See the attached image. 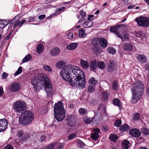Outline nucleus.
I'll return each instance as SVG.
<instances>
[{"label":"nucleus","instance_id":"obj_1","mask_svg":"<svg viewBox=\"0 0 149 149\" xmlns=\"http://www.w3.org/2000/svg\"><path fill=\"white\" fill-rule=\"evenodd\" d=\"M60 74L65 80L69 82L73 86L79 88L85 87V79L83 72L78 67L73 66L64 67L60 72Z\"/></svg>","mask_w":149,"mask_h":149},{"label":"nucleus","instance_id":"obj_2","mask_svg":"<svg viewBox=\"0 0 149 149\" xmlns=\"http://www.w3.org/2000/svg\"><path fill=\"white\" fill-rule=\"evenodd\" d=\"M33 116L34 114L31 111H25L19 116V121L22 125H27L33 120Z\"/></svg>","mask_w":149,"mask_h":149},{"label":"nucleus","instance_id":"obj_3","mask_svg":"<svg viewBox=\"0 0 149 149\" xmlns=\"http://www.w3.org/2000/svg\"><path fill=\"white\" fill-rule=\"evenodd\" d=\"M134 88L132 91L133 93H136L139 95H142L144 89V86L141 81H137L135 84L132 85Z\"/></svg>","mask_w":149,"mask_h":149},{"label":"nucleus","instance_id":"obj_4","mask_svg":"<svg viewBox=\"0 0 149 149\" xmlns=\"http://www.w3.org/2000/svg\"><path fill=\"white\" fill-rule=\"evenodd\" d=\"M16 136L18 137H22L20 139H16L15 141L17 143H23L26 141L28 140L29 138V134L28 133H25L22 130H20L17 131L16 132Z\"/></svg>","mask_w":149,"mask_h":149},{"label":"nucleus","instance_id":"obj_5","mask_svg":"<svg viewBox=\"0 0 149 149\" xmlns=\"http://www.w3.org/2000/svg\"><path fill=\"white\" fill-rule=\"evenodd\" d=\"M135 21L138 25L141 26L146 27L149 25V18L144 17H141L135 19Z\"/></svg>","mask_w":149,"mask_h":149},{"label":"nucleus","instance_id":"obj_6","mask_svg":"<svg viewBox=\"0 0 149 149\" xmlns=\"http://www.w3.org/2000/svg\"><path fill=\"white\" fill-rule=\"evenodd\" d=\"M26 107V104L22 102H16L14 104L13 109L16 111L20 112L24 110Z\"/></svg>","mask_w":149,"mask_h":149},{"label":"nucleus","instance_id":"obj_7","mask_svg":"<svg viewBox=\"0 0 149 149\" xmlns=\"http://www.w3.org/2000/svg\"><path fill=\"white\" fill-rule=\"evenodd\" d=\"M45 88V90L47 94V95L50 97L52 96L53 95L52 88L51 83L50 82L45 81L44 83Z\"/></svg>","mask_w":149,"mask_h":149},{"label":"nucleus","instance_id":"obj_8","mask_svg":"<svg viewBox=\"0 0 149 149\" xmlns=\"http://www.w3.org/2000/svg\"><path fill=\"white\" fill-rule=\"evenodd\" d=\"M65 111L62 103L59 102L55 104L54 106V113H60L62 111Z\"/></svg>","mask_w":149,"mask_h":149},{"label":"nucleus","instance_id":"obj_9","mask_svg":"<svg viewBox=\"0 0 149 149\" xmlns=\"http://www.w3.org/2000/svg\"><path fill=\"white\" fill-rule=\"evenodd\" d=\"M20 88V85L18 83L15 82L12 83L9 87L10 91L12 92L18 91Z\"/></svg>","mask_w":149,"mask_h":149},{"label":"nucleus","instance_id":"obj_10","mask_svg":"<svg viewBox=\"0 0 149 149\" xmlns=\"http://www.w3.org/2000/svg\"><path fill=\"white\" fill-rule=\"evenodd\" d=\"M8 123L6 119L0 120V132L5 130L7 127Z\"/></svg>","mask_w":149,"mask_h":149},{"label":"nucleus","instance_id":"obj_11","mask_svg":"<svg viewBox=\"0 0 149 149\" xmlns=\"http://www.w3.org/2000/svg\"><path fill=\"white\" fill-rule=\"evenodd\" d=\"M123 26H124V24H119L112 26L110 28V31L111 32L114 33L118 36V35L120 34L118 29Z\"/></svg>","mask_w":149,"mask_h":149},{"label":"nucleus","instance_id":"obj_12","mask_svg":"<svg viewBox=\"0 0 149 149\" xmlns=\"http://www.w3.org/2000/svg\"><path fill=\"white\" fill-rule=\"evenodd\" d=\"M54 117L58 121H61L65 117V111L54 114Z\"/></svg>","mask_w":149,"mask_h":149},{"label":"nucleus","instance_id":"obj_13","mask_svg":"<svg viewBox=\"0 0 149 149\" xmlns=\"http://www.w3.org/2000/svg\"><path fill=\"white\" fill-rule=\"evenodd\" d=\"M129 133L132 136L136 137L139 136L141 135V132L140 130L136 128L131 130Z\"/></svg>","mask_w":149,"mask_h":149},{"label":"nucleus","instance_id":"obj_14","mask_svg":"<svg viewBox=\"0 0 149 149\" xmlns=\"http://www.w3.org/2000/svg\"><path fill=\"white\" fill-rule=\"evenodd\" d=\"M123 50L126 52H130L133 50V47L132 44L130 43H124L122 46Z\"/></svg>","mask_w":149,"mask_h":149},{"label":"nucleus","instance_id":"obj_15","mask_svg":"<svg viewBox=\"0 0 149 149\" xmlns=\"http://www.w3.org/2000/svg\"><path fill=\"white\" fill-rule=\"evenodd\" d=\"M116 66V63L113 61H110L108 64L107 70L109 72H112L114 71Z\"/></svg>","mask_w":149,"mask_h":149},{"label":"nucleus","instance_id":"obj_16","mask_svg":"<svg viewBox=\"0 0 149 149\" xmlns=\"http://www.w3.org/2000/svg\"><path fill=\"white\" fill-rule=\"evenodd\" d=\"M40 81V79H38L36 77H34L33 79L31 80V83L35 89L38 90L39 89V86H37V85L38 83Z\"/></svg>","mask_w":149,"mask_h":149},{"label":"nucleus","instance_id":"obj_17","mask_svg":"<svg viewBox=\"0 0 149 149\" xmlns=\"http://www.w3.org/2000/svg\"><path fill=\"white\" fill-rule=\"evenodd\" d=\"M132 95L131 102L132 103H136L141 97V95H139V94L136 93Z\"/></svg>","mask_w":149,"mask_h":149},{"label":"nucleus","instance_id":"obj_18","mask_svg":"<svg viewBox=\"0 0 149 149\" xmlns=\"http://www.w3.org/2000/svg\"><path fill=\"white\" fill-rule=\"evenodd\" d=\"M67 120L68 121V124L69 125H71L74 121L76 116L73 115H69L68 116Z\"/></svg>","mask_w":149,"mask_h":149},{"label":"nucleus","instance_id":"obj_19","mask_svg":"<svg viewBox=\"0 0 149 149\" xmlns=\"http://www.w3.org/2000/svg\"><path fill=\"white\" fill-rule=\"evenodd\" d=\"M80 62L81 65L83 68L87 69L89 68V63L87 61L81 59Z\"/></svg>","mask_w":149,"mask_h":149},{"label":"nucleus","instance_id":"obj_20","mask_svg":"<svg viewBox=\"0 0 149 149\" xmlns=\"http://www.w3.org/2000/svg\"><path fill=\"white\" fill-rule=\"evenodd\" d=\"M137 58L139 61L143 63H145L147 60L146 57L143 54L138 55Z\"/></svg>","mask_w":149,"mask_h":149},{"label":"nucleus","instance_id":"obj_21","mask_svg":"<svg viewBox=\"0 0 149 149\" xmlns=\"http://www.w3.org/2000/svg\"><path fill=\"white\" fill-rule=\"evenodd\" d=\"M60 52V49L57 47L53 48L50 51V54L52 56H54L58 54Z\"/></svg>","mask_w":149,"mask_h":149},{"label":"nucleus","instance_id":"obj_22","mask_svg":"<svg viewBox=\"0 0 149 149\" xmlns=\"http://www.w3.org/2000/svg\"><path fill=\"white\" fill-rule=\"evenodd\" d=\"M97 65L96 60H93L90 62V67L92 70H94L97 68Z\"/></svg>","mask_w":149,"mask_h":149},{"label":"nucleus","instance_id":"obj_23","mask_svg":"<svg viewBox=\"0 0 149 149\" xmlns=\"http://www.w3.org/2000/svg\"><path fill=\"white\" fill-rule=\"evenodd\" d=\"M66 65V63L63 61H60L58 62L56 64V67L59 69H61Z\"/></svg>","mask_w":149,"mask_h":149},{"label":"nucleus","instance_id":"obj_24","mask_svg":"<svg viewBox=\"0 0 149 149\" xmlns=\"http://www.w3.org/2000/svg\"><path fill=\"white\" fill-rule=\"evenodd\" d=\"M100 45L103 47H105L107 45V42L106 40L103 38H101L99 40Z\"/></svg>","mask_w":149,"mask_h":149},{"label":"nucleus","instance_id":"obj_25","mask_svg":"<svg viewBox=\"0 0 149 149\" xmlns=\"http://www.w3.org/2000/svg\"><path fill=\"white\" fill-rule=\"evenodd\" d=\"M130 129V126L127 124H125L121 125L119 128L120 131L123 132H127Z\"/></svg>","mask_w":149,"mask_h":149},{"label":"nucleus","instance_id":"obj_26","mask_svg":"<svg viewBox=\"0 0 149 149\" xmlns=\"http://www.w3.org/2000/svg\"><path fill=\"white\" fill-rule=\"evenodd\" d=\"M10 21L7 22L6 20L2 19L0 20V29H3L9 24Z\"/></svg>","mask_w":149,"mask_h":149},{"label":"nucleus","instance_id":"obj_27","mask_svg":"<svg viewBox=\"0 0 149 149\" xmlns=\"http://www.w3.org/2000/svg\"><path fill=\"white\" fill-rule=\"evenodd\" d=\"M78 44L77 43H72L68 45L67 46V49L70 50H72L75 49L77 46Z\"/></svg>","mask_w":149,"mask_h":149},{"label":"nucleus","instance_id":"obj_28","mask_svg":"<svg viewBox=\"0 0 149 149\" xmlns=\"http://www.w3.org/2000/svg\"><path fill=\"white\" fill-rule=\"evenodd\" d=\"M129 142L127 140H124L122 143L123 149H128L129 146Z\"/></svg>","mask_w":149,"mask_h":149},{"label":"nucleus","instance_id":"obj_29","mask_svg":"<svg viewBox=\"0 0 149 149\" xmlns=\"http://www.w3.org/2000/svg\"><path fill=\"white\" fill-rule=\"evenodd\" d=\"M96 40H93L92 42L93 45L92 49L93 50L95 51H98L99 50V47L98 45V43L97 42Z\"/></svg>","mask_w":149,"mask_h":149},{"label":"nucleus","instance_id":"obj_30","mask_svg":"<svg viewBox=\"0 0 149 149\" xmlns=\"http://www.w3.org/2000/svg\"><path fill=\"white\" fill-rule=\"evenodd\" d=\"M93 120V119L92 118L85 116L83 118V123L85 124H87L91 122Z\"/></svg>","mask_w":149,"mask_h":149},{"label":"nucleus","instance_id":"obj_31","mask_svg":"<svg viewBox=\"0 0 149 149\" xmlns=\"http://www.w3.org/2000/svg\"><path fill=\"white\" fill-rule=\"evenodd\" d=\"M88 82L90 85L92 86H94L97 84L98 81H97L93 77L89 79L88 80Z\"/></svg>","mask_w":149,"mask_h":149},{"label":"nucleus","instance_id":"obj_32","mask_svg":"<svg viewBox=\"0 0 149 149\" xmlns=\"http://www.w3.org/2000/svg\"><path fill=\"white\" fill-rule=\"evenodd\" d=\"M78 112L81 115L84 116L87 113L88 111L85 108H81L79 110Z\"/></svg>","mask_w":149,"mask_h":149},{"label":"nucleus","instance_id":"obj_33","mask_svg":"<svg viewBox=\"0 0 149 149\" xmlns=\"http://www.w3.org/2000/svg\"><path fill=\"white\" fill-rule=\"evenodd\" d=\"M85 30L83 29H81L79 31V36L81 38L84 37L86 35L85 33Z\"/></svg>","mask_w":149,"mask_h":149},{"label":"nucleus","instance_id":"obj_34","mask_svg":"<svg viewBox=\"0 0 149 149\" xmlns=\"http://www.w3.org/2000/svg\"><path fill=\"white\" fill-rule=\"evenodd\" d=\"M43 45L41 44H39L37 47V51L38 53L40 54L42 52L43 50Z\"/></svg>","mask_w":149,"mask_h":149},{"label":"nucleus","instance_id":"obj_35","mask_svg":"<svg viewBox=\"0 0 149 149\" xmlns=\"http://www.w3.org/2000/svg\"><path fill=\"white\" fill-rule=\"evenodd\" d=\"M118 37L120 38L123 41L127 40L129 39V35L127 33H125L124 34L123 36L119 34Z\"/></svg>","mask_w":149,"mask_h":149},{"label":"nucleus","instance_id":"obj_36","mask_svg":"<svg viewBox=\"0 0 149 149\" xmlns=\"http://www.w3.org/2000/svg\"><path fill=\"white\" fill-rule=\"evenodd\" d=\"M141 130L143 134L145 135L149 134V130L147 128L145 127H143L141 128Z\"/></svg>","mask_w":149,"mask_h":149},{"label":"nucleus","instance_id":"obj_37","mask_svg":"<svg viewBox=\"0 0 149 149\" xmlns=\"http://www.w3.org/2000/svg\"><path fill=\"white\" fill-rule=\"evenodd\" d=\"M110 139L113 141L116 142L118 139V136L115 134H111L110 135Z\"/></svg>","mask_w":149,"mask_h":149},{"label":"nucleus","instance_id":"obj_38","mask_svg":"<svg viewBox=\"0 0 149 149\" xmlns=\"http://www.w3.org/2000/svg\"><path fill=\"white\" fill-rule=\"evenodd\" d=\"M113 104L117 106H120L121 103L119 100L118 98H114L113 100Z\"/></svg>","mask_w":149,"mask_h":149},{"label":"nucleus","instance_id":"obj_39","mask_svg":"<svg viewBox=\"0 0 149 149\" xmlns=\"http://www.w3.org/2000/svg\"><path fill=\"white\" fill-rule=\"evenodd\" d=\"M97 65L98 67L102 69H104L106 66L105 63L101 61L98 62Z\"/></svg>","mask_w":149,"mask_h":149},{"label":"nucleus","instance_id":"obj_40","mask_svg":"<svg viewBox=\"0 0 149 149\" xmlns=\"http://www.w3.org/2000/svg\"><path fill=\"white\" fill-rule=\"evenodd\" d=\"M31 58V56L30 54H28L23 59L22 62L23 63H25L29 61Z\"/></svg>","mask_w":149,"mask_h":149},{"label":"nucleus","instance_id":"obj_41","mask_svg":"<svg viewBox=\"0 0 149 149\" xmlns=\"http://www.w3.org/2000/svg\"><path fill=\"white\" fill-rule=\"evenodd\" d=\"M43 69L51 73L52 72V68L49 65H44L43 67Z\"/></svg>","mask_w":149,"mask_h":149},{"label":"nucleus","instance_id":"obj_42","mask_svg":"<svg viewBox=\"0 0 149 149\" xmlns=\"http://www.w3.org/2000/svg\"><path fill=\"white\" fill-rule=\"evenodd\" d=\"M56 145V143L48 145L45 148V149H53Z\"/></svg>","mask_w":149,"mask_h":149},{"label":"nucleus","instance_id":"obj_43","mask_svg":"<svg viewBox=\"0 0 149 149\" xmlns=\"http://www.w3.org/2000/svg\"><path fill=\"white\" fill-rule=\"evenodd\" d=\"M108 52L110 54H113L116 52V50L113 47H110L108 49Z\"/></svg>","mask_w":149,"mask_h":149},{"label":"nucleus","instance_id":"obj_44","mask_svg":"<svg viewBox=\"0 0 149 149\" xmlns=\"http://www.w3.org/2000/svg\"><path fill=\"white\" fill-rule=\"evenodd\" d=\"M99 135L98 134L93 133L91 135V137L92 139L97 140L99 137Z\"/></svg>","mask_w":149,"mask_h":149},{"label":"nucleus","instance_id":"obj_45","mask_svg":"<svg viewBox=\"0 0 149 149\" xmlns=\"http://www.w3.org/2000/svg\"><path fill=\"white\" fill-rule=\"evenodd\" d=\"M77 134L75 133H73L70 135L68 137V139L69 140H72L75 138H76L77 137Z\"/></svg>","mask_w":149,"mask_h":149},{"label":"nucleus","instance_id":"obj_46","mask_svg":"<svg viewBox=\"0 0 149 149\" xmlns=\"http://www.w3.org/2000/svg\"><path fill=\"white\" fill-rule=\"evenodd\" d=\"M140 118V115L139 113H136L134 115L133 119L135 120H139Z\"/></svg>","mask_w":149,"mask_h":149},{"label":"nucleus","instance_id":"obj_47","mask_svg":"<svg viewBox=\"0 0 149 149\" xmlns=\"http://www.w3.org/2000/svg\"><path fill=\"white\" fill-rule=\"evenodd\" d=\"M22 70L21 67H19L17 71L14 74V76H16L20 74L22 72Z\"/></svg>","mask_w":149,"mask_h":149},{"label":"nucleus","instance_id":"obj_48","mask_svg":"<svg viewBox=\"0 0 149 149\" xmlns=\"http://www.w3.org/2000/svg\"><path fill=\"white\" fill-rule=\"evenodd\" d=\"M95 90V88L94 86H90L88 88V91L91 93L93 92Z\"/></svg>","mask_w":149,"mask_h":149},{"label":"nucleus","instance_id":"obj_49","mask_svg":"<svg viewBox=\"0 0 149 149\" xmlns=\"http://www.w3.org/2000/svg\"><path fill=\"white\" fill-rule=\"evenodd\" d=\"M122 123V121L120 120H118L115 122L114 125L117 127H119Z\"/></svg>","mask_w":149,"mask_h":149},{"label":"nucleus","instance_id":"obj_50","mask_svg":"<svg viewBox=\"0 0 149 149\" xmlns=\"http://www.w3.org/2000/svg\"><path fill=\"white\" fill-rule=\"evenodd\" d=\"M78 145L79 147L82 148L84 147L85 144L82 141H80L78 142Z\"/></svg>","mask_w":149,"mask_h":149},{"label":"nucleus","instance_id":"obj_51","mask_svg":"<svg viewBox=\"0 0 149 149\" xmlns=\"http://www.w3.org/2000/svg\"><path fill=\"white\" fill-rule=\"evenodd\" d=\"M92 19H91V20H89L88 21H87L86 22H84V25L85 26H88L89 24H91V26H89L88 27H89L90 26H92L93 24V23L91 21V20Z\"/></svg>","mask_w":149,"mask_h":149},{"label":"nucleus","instance_id":"obj_52","mask_svg":"<svg viewBox=\"0 0 149 149\" xmlns=\"http://www.w3.org/2000/svg\"><path fill=\"white\" fill-rule=\"evenodd\" d=\"M102 97L104 100H107L108 98V95L106 92H104L102 94Z\"/></svg>","mask_w":149,"mask_h":149},{"label":"nucleus","instance_id":"obj_53","mask_svg":"<svg viewBox=\"0 0 149 149\" xmlns=\"http://www.w3.org/2000/svg\"><path fill=\"white\" fill-rule=\"evenodd\" d=\"M117 82L116 81H114L113 84V88L114 90H116L117 89Z\"/></svg>","mask_w":149,"mask_h":149},{"label":"nucleus","instance_id":"obj_54","mask_svg":"<svg viewBox=\"0 0 149 149\" xmlns=\"http://www.w3.org/2000/svg\"><path fill=\"white\" fill-rule=\"evenodd\" d=\"M134 34L135 35V36H136L139 37L140 38H141L142 36V33H141V32L135 31L134 32Z\"/></svg>","mask_w":149,"mask_h":149},{"label":"nucleus","instance_id":"obj_55","mask_svg":"<svg viewBox=\"0 0 149 149\" xmlns=\"http://www.w3.org/2000/svg\"><path fill=\"white\" fill-rule=\"evenodd\" d=\"M20 21L19 20H18L17 21L16 23L13 26V28L14 29H15L16 27L17 26L20 27H21V26L20 24Z\"/></svg>","mask_w":149,"mask_h":149},{"label":"nucleus","instance_id":"obj_56","mask_svg":"<svg viewBox=\"0 0 149 149\" xmlns=\"http://www.w3.org/2000/svg\"><path fill=\"white\" fill-rule=\"evenodd\" d=\"M67 38L69 39H71L73 38V34L71 32H69L67 35Z\"/></svg>","mask_w":149,"mask_h":149},{"label":"nucleus","instance_id":"obj_57","mask_svg":"<svg viewBox=\"0 0 149 149\" xmlns=\"http://www.w3.org/2000/svg\"><path fill=\"white\" fill-rule=\"evenodd\" d=\"M80 14L81 16V17L83 18L85 17L86 15V13L83 11L81 10L80 12Z\"/></svg>","mask_w":149,"mask_h":149},{"label":"nucleus","instance_id":"obj_58","mask_svg":"<svg viewBox=\"0 0 149 149\" xmlns=\"http://www.w3.org/2000/svg\"><path fill=\"white\" fill-rule=\"evenodd\" d=\"M1 76L3 78L6 79L7 78L8 74L7 73L4 72L3 73Z\"/></svg>","mask_w":149,"mask_h":149},{"label":"nucleus","instance_id":"obj_59","mask_svg":"<svg viewBox=\"0 0 149 149\" xmlns=\"http://www.w3.org/2000/svg\"><path fill=\"white\" fill-rule=\"evenodd\" d=\"M46 139V137L45 135H42L40 137V139L39 140V141H44Z\"/></svg>","mask_w":149,"mask_h":149},{"label":"nucleus","instance_id":"obj_60","mask_svg":"<svg viewBox=\"0 0 149 149\" xmlns=\"http://www.w3.org/2000/svg\"><path fill=\"white\" fill-rule=\"evenodd\" d=\"M5 149H13V146L10 145H8L4 147Z\"/></svg>","mask_w":149,"mask_h":149},{"label":"nucleus","instance_id":"obj_61","mask_svg":"<svg viewBox=\"0 0 149 149\" xmlns=\"http://www.w3.org/2000/svg\"><path fill=\"white\" fill-rule=\"evenodd\" d=\"M93 132H94V133H97V134H98L99 132H100V130L98 128H96L95 129H94L93 130Z\"/></svg>","mask_w":149,"mask_h":149},{"label":"nucleus","instance_id":"obj_62","mask_svg":"<svg viewBox=\"0 0 149 149\" xmlns=\"http://www.w3.org/2000/svg\"><path fill=\"white\" fill-rule=\"evenodd\" d=\"M45 17V15H40L38 17V18L39 19H42L44 18Z\"/></svg>","mask_w":149,"mask_h":149},{"label":"nucleus","instance_id":"obj_63","mask_svg":"<svg viewBox=\"0 0 149 149\" xmlns=\"http://www.w3.org/2000/svg\"><path fill=\"white\" fill-rule=\"evenodd\" d=\"M3 90L2 87H0V97L1 96L3 93Z\"/></svg>","mask_w":149,"mask_h":149},{"label":"nucleus","instance_id":"obj_64","mask_svg":"<svg viewBox=\"0 0 149 149\" xmlns=\"http://www.w3.org/2000/svg\"><path fill=\"white\" fill-rule=\"evenodd\" d=\"M35 21V19L34 18L30 17L29 18V22H34Z\"/></svg>","mask_w":149,"mask_h":149}]
</instances>
